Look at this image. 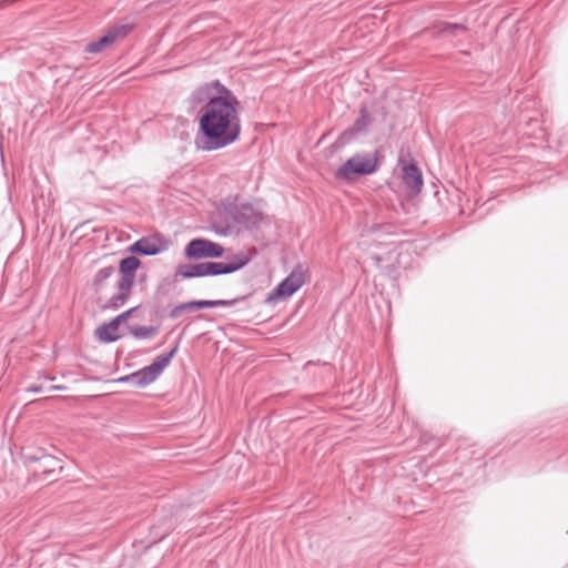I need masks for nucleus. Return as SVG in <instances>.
Masks as SVG:
<instances>
[{
  "label": "nucleus",
  "mask_w": 568,
  "mask_h": 568,
  "mask_svg": "<svg viewBox=\"0 0 568 568\" xmlns=\"http://www.w3.org/2000/svg\"><path fill=\"white\" fill-rule=\"evenodd\" d=\"M201 104L199 131L195 139L199 150H221L240 139L242 125L239 105H229L222 100L214 104Z\"/></svg>",
  "instance_id": "obj_1"
},
{
  "label": "nucleus",
  "mask_w": 568,
  "mask_h": 568,
  "mask_svg": "<svg viewBox=\"0 0 568 568\" xmlns=\"http://www.w3.org/2000/svg\"><path fill=\"white\" fill-rule=\"evenodd\" d=\"M140 265L141 261L133 255L126 256L120 261L119 272L121 277L116 283L118 293L108 300L104 306L105 308L118 310L128 302Z\"/></svg>",
  "instance_id": "obj_2"
},
{
  "label": "nucleus",
  "mask_w": 568,
  "mask_h": 568,
  "mask_svg": "<svg viewBox=\"0 0 568 568\" xmlns=\"http://www.w3.org/2000/svg\"><path fill=\"white\" fill-rule=\"evenodd\" d=\"M378 168V152L356 153L344 164H342L335 172V179L352 183L362 176L371 175L377 171Z\"/></svg>",
  "instance_id": "obj_3"
},
{
  "label": "nucleus",
  "mask_w": 568,
  "mask_h": 568,
  "mask_svg": "<svg viewBox=\"0 0 568 568\" xmlns=\"http://www.w3.org/2000/svg\"><path fill=\"white\" fill-rule=\"evenodd\" d=\"M224 101L229 105H239L240 102L232 90L226 88L220 80H213L194 90L190 97L193 105L201 103L214 104Z\"/></svg>",
  "instance_id": "obj_4"
},
{
  "label": "nucleus",
  "mask_w": 568,
  "mask_h": 568,
  "mask_svg": "<svg viewBox=\"0 0 568 568\" xmlns=\"http://www.w3.org/2000/svg\"><path fill=\"white\" fill-rule=\"evenodd\" d=\"M307 275V268L302 264H297L292 272L267 294L265 303L274 304L280 300L291 297L305 284Z\"/></svg>",
  "instance_id": "obj_5"
},
{
  "label": "nucleus",
  "mask_w": 568,
  "mask_h": 568,
  "mask_svg": "<svg viewBox=\"0 0 568 568\" xmlns=\"http://www.w3.org/2000/svg\"><path fill=\"white\" fill-rule=\"evenodd\" d=\"M22 459L26 465L37 464L33 476L42 480L50 478L57 470L61 471L63 469L61 460L47 454L43 448H38L36 452H24Z\"/></svg>",
  "instance_id": "obj_6"
},
{
  "label": "nucleus",
  "mask_w": 568,
  "mask_h": 568,
  "mask_svg": "<svg viewBox=\"0 0 568 568\" xmlns=\"http://www.w3.org/2000/svg\"><path fill=\"white\" fill-rule=\"evenodd\" d=\"M225 262H204L205 276H217L232 274L246 266L252 255L248 252L240 251L226 257Z\"/></svg>",
  "instance_id": "obj_7"
},
{
  "label": "nucleus",
  "mask_w": 568,
  "mask_h": 568,
  "mask_svg": "<svg viewBox=\"0 0 568 568\" xmlns=\"http://www.w3.org/2000/svg\"><path fill=\"white\" fill-rule=\"evenodd\" d=\"M224 252L221 244L204 237L192 239L184 247V256L189 260L219 258Z\"/></svg>",
  "instance_id": "obj_8"
},
{
  "label": "nucleus",
  "mask_w": 568,
  "mask_h": 568,
  "mask_svg": "<svg viewBox=\"0 0 568 568\" xmlns=\"http://www.w3.org/2000/svg\"><path fill=\"white\" fill-rule=\"evenodd\" d=\"M178 349L179 343H176L169 352L158 355L150 365L141 368L144 375L142 378H145L148 385L153 383L161 375L164 368L169 366L172 358L178 353Z\"/></svg>",
  "instance_id": "obj_9"
},
{
  "label": "nucleus",
  "mask_w": 568,
  "mask_h": 568,
  "mask_svg": "<svg viewBox=\"0 0 568 568\" xmlns=\"http://www.w3.org/2000/svg\"><path fill=\"white\" fill-rule=\"evenodd\" d=\"M372 122L373 118L367 106L364 104L361 105L358 116L355 119L354 123L341 134L339 140L343 143H348L355 136L366 134Z\"/></svg>",
  "instance_id": "obj_10"
},
{
  "label": "nucleus",
  "mask_w": 568,
  "mask_h": 568,
  "mask_svg": "<svg viewBox=\"0 0 568 568\" xmlns=\"http://www.w3.org/2000/svg\"><path fill=\"white\" fill-rule=\"evenodd\" d=\"M402 180L409 195H417L423 189L422 171L413 161L402 166Z\"/></svg>",
  "instance_id": "obj_11"
},
{
  "label": "nucleus",
  "mask_w": 568,
  "mask_h": 568,
  "mask_svg": "<svg viewBox=\"0 0 568 568\" xmlns=\"http://www.w3.org/2000/svg\"><path fill=\"white\" fill-rule=\"evenodd\" d=\"M166 248V241L156 236H143L130 246V252L142 255H156Z\"/></svg>",
  "instance_id": "obj_12"
},
{
  "label": "nucleus",
  "mask_w": 568,
  "mask_h": 568,
  "mask_svg": "<svg viewBox=\"0 0 568 568\" xmlns=\"http://www.w3.org/2000/svg\"><path fill=\"white\" fill-rule=\"evenodd\" d=\"M233 226L252 229L261 221V215L251 204H241L231 212Z\"/></svg>",
  "instance_id": "obj_13"
},
{
  "label": "nucleus",
  "mask_w": 568,
  "mask_h": 568,
  "mask_svg": "<svg viewBox=\"0 0 568 568\" xmlns=\"http://www.w3.org/2000/svg\"><path fill=\"white\" fill-rule=\"evenodd\" d=\"M119 326L120 324L114 317L110 322L103 323L95 329V337L104 343H113L121 338V335L115 333Z\"/></svg>",
  "instance_id": "obj_14"
},
{
  "label": "nucleus",
  "mask_w": 568,
  "mask_h": 568,
  "mask_svg": "<svg viewBox=\"0 0 568 568\" xmlns=\"http://www.w3.org/2000/svg\"><path fill=\"white\" fill-rule=\"evenodd\" d=\"M467 26L463 23H450V22H439L434 27V36L443 37L448 36L450 38H456L462 33L467 32Z\"/></svg>",
  "instance_id": "obj_15"
},
{
  "label": "nucleus",
  "mask_w": 568,
  "mask_h": 568,
  "mask_svg": "<svg viewBox=\"0 0 568 568\" xmlns=\"http://www.w3.org/2000/svg\"><path fill=\"white\" fill-rule=\"evenodd\" d=\"M247 296H241L233 300H200L192 301L194 311L202 308H213L217 306H233L234 304L245 301Z\"/></svg>",
  "instance_id": "obj_16"
},
{
  "label": "nucleus",
  "mask_w": 568,
  "mask_h": 568,
  "mask_svg": "<svg viewBox=\"0 0 568 568\" xmlns=\"http://www.w3.org/2000/svg\"><path fill=\"white\" fill-rule=\"evenodd\" d=\"M176 275L183 278L204 277V262L197 264H181L176 268Z\"/></svg>",
  "instance_id": "obj_17"
},
{
  "label": "nucleus",
  "mask_w": 568,
  "mask_h": 568,
  "mask_svg": "<svg viewBox=\"0 0 568 568\" xmlns=\"http://www.w3.org/2000/svg\"><path fill=\"white\" fill-rule=\"evenodd\" d=\"M129 333L139 341L142 339H151L158 335L160 327L159 326H144V325H129Z\"/></svg>",
  "instance_id": "obj_18"
},
{
  "label": "nucleus",
  "mask_w": 568,
  "mask_h": 568,
  "mask_svg": "<svg viewBox=\"0 0 568 568\" xmlns=\"http://www.w3.org/2000/svg\"><path fill=\"white\" fill-rule=\"evenodd\" d=\"M113 43H114L113 34H109V32L106 31V33L104 36H102L101 38H99L98 40L88 43L85 45L84 51L87 53H98V52H101L104 49L109 48Z\"/></svg>",
  "instance_id": "obj_19"
},
{
  "label": "nucleus",
  "mask_w": 568,
  "mask_h": 568,
  "mask_svg": "<svg viewBox=\"0 0 568 568\" xmlns=\"http://www.w3.org/2000/svg\"><path fill=\"white\" fill-rule=\"evenodd\" d=\"M115 272V268L113 266H105V267H102L100 268L95 275H94V278H93V285L95 287V290H100L104 282L111 277Z\"/></svg>",
  "instance_id": "obj_20"
},
{
  "label": "nucleus",
  "mask_w": 568,
  "mask_h": 568,
  "mask_svg": "<svg viewBox=\"0 0 568 568\" xmlns=\"http://www.w3.org/2000/svg\"><path fill=\"white\" fill-rule=\"evenodd\" d=\"M144 375L142 373L141 369L134 372V373H131L129 375H125L123 377H120L118 379V382L120 383H130L136 387H140V388H143V387H146L148 386V383L145 381V378H142Z\"/></svg>",
  "instance_id": "obj_21"
},
{
  "label": "nucleus",
  "mask_w": 568,
  "mask_h": 568,
  "mask_svg": "<svg viewBox=\"0 0 568 568\" xmlns=\"http://www.w3.org/2000/svg\"><path fill=\"white\" fill-rule=\"evenodd\" d=\"M190 312H194L192 301L181 303V304L176 305L175 307H173L169 313V317L172 320H175V318L180 317L182 314L190 313Z\"/></svg>",
  "instance_id": "obj_22"
},
{
  "label": "nucleus",
  "mask_w": 568,
  "mask_h": 568,
  "mask_svg": "<svg viewBox=\"0 0 568 568\" xmlns=\"http://www.w3.org/2000/svg\"><path fill=\"white\" fill-rule=\"evenodd\" d=\"M133 30L132 24H116L108 30L109 34H113L114 42L120 39L126 37Z\"/></svg>",
  "instance_id": "obj_23"
},
{
  "label": "nucleus",
  "mask_w": 568,
  "mask_h": 568,
  "mask_svg": "<svg viewBox=\"0 0 568 568\" xmlns=\"http://www.w3.org/2000/svg\"><path fill=\"white\" fill-rule=\"evenodd\" d=\"M138 307H131L115 316V318L118 320L119 324H121L122 322L126 321L130 316H132Z\"/></svg>",
  "instance_id": "obj_24"
},
{
  "label": "nucleus",
  "mask_w": 568,
  "mask_h": 568,
  "mask_svg": "<svg viewBox=\"0 0 568 568\" xmlns=\"http://www.w3.org/2000/svg\"><path fill=\"white\" fill-rule=\"evenodd\" d=\"M43 390V387L41 385H30L29 387H27V392H30V393H41Z\"/></svg>",
  "instance_id": "obj_25"
},
{
  "label": "nucleus",
  "mask_w": 568,
  "mask_h": 568,
  "mask_svg": "<svg viewBox=\"0 0 568 568\" xmlns=\"http://www.w3.org/2000/svg\"><path fill=\"white\" fill-rule=\"evenodd\" d=\"M38 378L39 379H44V381H54L55 377L45 373V372H39V375H38Z\"/></svg>",
  "instance_id": "obj_26"
},
{
  "label": "nucleus",
  "mask_w": 568,
  "mask_h": 568,
  "mask_svg": "<svg viewBox=\"0 0 568 568\" xmlns=\"http://www.w3.org/2000/svg\"><path fill=\"white\" fill-rule=\"evenodd\" d=\"M67 389V386L64 385H52L49 387V390L53 392V390H65Z\"/></svg>",
  "instance_id": "obj_27"
},
{
  "label": "nucleus",
  "mask_w": 568,
  "mask_h": 568,
  "mask_svg": "<svg viewBox=\"0 0 568 568\" xmlns=\"http://www.w3.org/2000/svg\"><path fill=\"white\" fill-rule=\"evenodd\" d=\"M230 225L225 229H215V233L220 235H226L229 233Z\"/></svg>",
  "instance_id": "obj_28"
}]
</instances>
